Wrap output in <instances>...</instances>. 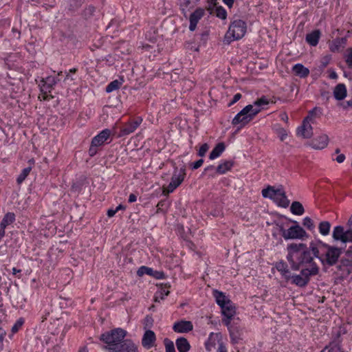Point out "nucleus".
<instances>
[{
	"instance_id": "nucleus-1",
	"label": "nucleus",
	"mask_w": 352,
	"mask_h": 352,
	"mask_svg": "<svg viewBox=\"0 0 352 352\" xmlns=\"http://www.w3.org/2000/svg\"><path fill=\"white\" fill-rule=\"evenodd\" d=\"M287 260L293 270H300L298 274H289V281L300 287H305L310 280V278L319 272L316 262H314V256L307 250L306 244L293 243L287 247Z\"/></svg>"
},
{
	"instance_id": "nucleus-2",
	"label": "nucleus",
	"mask_w": 352,
	"mask_h": 352,
	"mask_svg": "<svg viewBox=\"0 0 352 352\" xmlns=\"http://www.w3.org/2000/svg\"><path fill=\"white\" fill-rule=\"evenodd\" d=\"M307 250L313 254L314 262L320 261L323 265L333 266L336 265L342 254V249L329 245L322 241L317 243L311 242Z\"/></svg>"
},
{
	"instance_id": "nucleus-3",
	"label": "nucleus",
	"mask_w": 352,
	"mask_h": 352,
	"mask_svg": "<svg viewBox=\"0 0 352 352\" xmlns=\"http://www.w3.org/2000/svg\"><path fill=\"white\" fill-rule=\"evenodd\" d=\"M127 332L121 328H116L105 332L100 336V340L107 344L104 348L112 352L111 348L118 347L122 343Z\"/></svg>"
},
{
	"instance_id": "nucleus-4",
	"label": "nucleus",
	"mask_w": 352,
	"mask_h": 352,
	"mask_svg": "<svg viewBox=\"0 0 352 352\" xmlns=\"http://www.w3.org/2000/svg\"><path fill=\"white\" fill-rule=\"evenodd\" d=\"M261 193L264 198L273 200L280 207L286 208L289 205V200L287 198L283 188H275L274 186H268L262 190Z\"/></svg>"
},
{
	"instance_id": "nucleus-5",
	"label": "nucleus",
	"mask_w": 352,
	"mask_h": 352,
	"mask_svg": "<svg viewBox=\"0 0 352 352\" xmlns=\"http://www.w3.org/2000/svg\"><path fill=\"white\" fill-rule=\"evenodd\" d=\"M247 25L244 21L241 19L232 21L224 36V43L230 44L232 41L239 40L244 36Z\"/></svg>"
},
{
	"instance_id": "nucleus-6",
	"label": "nucleus",
	"mask_w": 352,
	"mask_h": 352,
	"mask_svg": "<svg viewBox=\"0 0 352 352\" xmlns=\"http://www.w3.org/2000/svg\"><path fill=\"white\" fill-rule=\"evenodd\" d=\"M260 111L261 109L254 107L252 104H248L235 116L232 124L233 125L240 124L239 129H241L249 123Z\"/></svg>"
},
{
	"instance_id": "nucleus-7",
	"label": "nucleus",
	"mask_w": 352,
	"mask_h": 352,
	"mask_svg": "<svg viewBox=\"0 0 352 352\" xmlns=\"http://www.w3.org/2000/svg\"><path fill=\"white\" fill-rule=\"evenodd\" d=\"M59 80V78L54 76H47L45 78H42L38 84L41 92V96H39L38 98L41 100H50L52 99L54 96H52L50 93Z\"/></svg>"
},
{
	"instance_id": "nucleus-8",
	"label": "nucleus",
	"mask_w": 352,
	"mask_h": 352,
	"mask_svg": "<svg viewBox=\"0 0 352 352\" xmlns=\"http://www.w3.org/2000/svg\"><path fill=\"white\" fill-rule=\"evenodd\" d=\"M349 228L344 230L341 226H336L333 228L332 237L335 241H340L342 243L352 242V214L348 221Z\"/></svg>"
},
{
	"instance_id": "nucleus-9",
	"label": "nucleus",
	"mask_w": 352,
	"mask_h": 352,
	"mask_svg": "<svg viewBox=\"0 0 352 352\" xmlns=\"http://www.w3.org/2000/svg\"><path fill=\"white\" fill-rule=\"evenodd\" d=\"M280 232L285 240L302 239L307 236L305 230L299 225L292 226L287 230H285L281 227Z\"/></svg>"
},
{
	"instance_id": "nucleus-10",
	"label": "nucleus",
	"mask_w": 352,
	"mask_h": 352,
	"mask_svg": "<svg viewBox=\"0 0 352 352\" xmlns=\"http://www.w3.org/2000/svg\"><path fill=\"white\" fill-rule=\"evenodd\" d=\"M186 175V169L182 168L179 170L175 169L171 177V181L168 185L166 190L168 193L172 192L176 189L184 181Z\"/></svg>"
},
{
	"instance_id": "nucleus-11",
	"label": "nucleus",
	"mask_w": 352,
	"mask_h": 352,
	"mask_svg": "<svg viewBox=\"0 0 352 352\" xmlns=\"http://www.w3.org/2000/svg\"><path fill=\"white\" fill-rule=\"evenodd\" d=\"M340 336L341 331H337L333 340L320 352H325L327 350V352H344L341 347L342 339Z\"/></svg>"
},
{
	"instance_id": "nucleus-12",
	"label": "nucleus",
	"mask_w": 352,
	"mask_h": 352,
	"mask_svg": "<svg viewBox=\"0 0 352 352\" xmlns=\"http://www.w3.org/2000/svg\"><path fill=\"white\" fill-rule=\"evenodd\" d=\"M111 349L112 352H138V346L131 340H125L118 347Z\"/></svg>"
},
{
	"instance_id": "nucleus-13",
	"label": "nucleus",
	"mask_w": 352,
	"mask_h": 352,
	"mask_svg": "<svg viewBox=\"0 0 352 352\" xmlns=\"http://www.w3.org/2000/svg\"><path fill=\"white\" fill-rule=\"evenodd\" d=\"M142 118H138L135 120L126 123L120 129V135H128L133 133L140 125Z\"/></svg>"
},
{
	"instance_id": "nucleus-14",
	"label": "nucleus",
	"mask_w": 352,
	"mask_h": 352,
	"mask_svg": "<svg viewBox=\"0 0 352 352\" xmlns=\"http://www.w3.org/2000/svg\"><path fill=\"white\" fill-rule=\"evenodd\" d=\"M205 10L201 8H197L193 12L190 14L189 21L190 25L189 30L193 32L197 27L199 21L204 16Z\"/></svg>"
},
{
	"instance_id": "nucleus-15",
	"label": "nucleus",
	"mask_w": 352,
	"mask_h": 352,
	"mask_svg": "<svg viewBox=\"0 0 352 352\" xmlns=\"http://www.w3.org/2000/svg\"><path fill=\"white\" fill-rule=\"evenodd\" d=\"M311 122L303 120L301 126L297 129L296 134L303 138H310L313 135V128Z\"/></svg>"
},
{
	"instance_id": "nucleus-16",
	"label": "nucleus",
	"mask_w": 352,
	"mask_h": 352,
	"mask_svg": "<svg viewBox=\"0 0 352 352\" xmlns=\"http://www.w3.org/2000/svg\"><path fill=\"white\" fill-rule=\"evenodd\" d=\"M173 329L177 333H188L193 329V324L190 321L180 320L174 323Z\"/></svg>"
},
{
	"instance_id": "nucleus-17",
	"label": "nucleus",
	"mask_w": 352,
	"mask_h": 352,
	"mask_svg": "<svg viewBox=\"0 0 352 352\" xmlns=\"http://www.w3.org/2000/svg\"><path fill=\"white\" fill-rule=\"evenodd\" d=\"M329 142V138L327 135H322L311 140L309 146L314 149H323Z\"/></svg>"
},
{
	"instance_id": "nucleus-18",
	"label": "nucleus",
	"mask_w": 352,
	"mask_h": 352,
	"mask_svg": "<svg viewBox=\"0 0 352 352\" xmlns=\"http://www.w3.org/2000/svg\"><path fill=\"white\" fill-rule=\"evenodd\" d=\"M111 131L109 129H104L92 139L91 143L94 146H100L109 139Z\"/></svg>"
},
{
	"instance_id": "nucleus-19",
	"label": "nucleus",
	"mask_w": 352,
	"mask_h": 352,
	"mask_svg": "<svg viewBox=\"0 0 352 352\" xmlns=\"http://www.w3.org/2000/svg\"><path fill=\"white\" fill-rule=\"evenodd\" d=\"M156 337L155 333L151 330H146L143 336L142 344L144 347L150 349L153 346Z\"/></svg>"
},
{
	"instance_id": "nucleus-20",
	"label": "nucleus",
	"mask_w": 352,
	"mask_h": 352,
	"mask_svg": "<svg viewBox=\"0 0 352 352\" xmlns=\"http://www.w3.org/2000/svg\"><path fill=\"white\" fill-rule=\"evenodd\" d=\"M347 91L345 85L338 84L333 90V96L337 100H344L346 96Z\"/></svg>"
},
{
	"instance_id": "nucleus-21",
	"label": "nucleus",
	"mask_w": 352,
	"mask_h": 352,
	"mask_svg": "<svg viewBox=\"0 0 352 352\" xmlns=\"http://www.w3.org/2000/svg\"><path fill=\"white\" fill-rule=\"evenodd\" d=\"M276 268L280 273V274L285 279V280L288 282L291 272L288 269L287 264L283 261H279L276 263Z\"/></svg>"
},
{
	"instance_id": "nucleus-22",
	"label": "nucleus",
	"mask_w": 352,
	"mask_h": 352,
	"mask_svg": "<svg viewBox=\"0 0 352 352\" xmlns=\"http://www.w3.org/2000/svg\"><path fill=\"white\" fill-rule=\"evenodd\" d=\"M221 308L223 315L228 318H232L236 313L235 307L233 305L230 300L227 301V302L225 303V305L223 307H221Z\"/></svg>"
},
{
	"instance_id": "nucleus-23",
	"label": "nucleus",
	"mask_w": 352,
	"mask_h": 352,
	"mask_svg": "<svg viewBox=\"0 0 352 352\" xmlns=\"http://www.w3.org/2000/svg\"><path fill=\"white\" fill-rule=\"evenodd\" d=\"M292 72L295 74L296 76L303 78L307 77L309 74V69L300 63H298L294 65L292 67Z\"/></svg>"
},
{
	"instance_id": "nucleus-24",
	"label": "nucleus",
	"mask_w": 352,
	"mask_h": 352,
	"mask_svg": "<svg viewBox=\"0 0 352 352\" xmlns=\"http://www.w3.org/2000/svg\"><path fill=\"white\" fill-rule=\"evenodd\" d=\"M320 37L319 30H315L306 35V41L311 46H316Z\"/></svg>"
},
{
	"instance_id": "nucleus-25",
	"label": "nucleus",
	"mask_w": 352,
	"mask_h": 352,
	"mask_svg": "<svg viewBox=\"0 0 352 352\" xmlns=\"http://www.w3.org/2000/svg\"><path fill=\"white\" fill-rule=\"evenodd\" d=\"M175 344L179 352H188L190 345L186 338L180 337L176 340Z\"/></svg>"
},
{
	"instance_id": "nucleus-26",
	"label": "nucleus",
	"mask_w": 352,
	"mask_h": 352,
	"mask_svg": "<svg viewBox=\"0 0 352 352\" xmlns=\"http://www.w3.org/2000/svg\"><path fill=\"white\" fill-rule=\"evenodd\" d=\"M234 162L232 160L224 161L219 164L216 168V173L225 174L227 171L230 170L233 166Z\"/></svg>"
},
{
	"instance_id": "nucleus-27",
	"label": "nucleus",
	"mask_w": 352,
	"mask_h": 352,
	"mask_svg": "<svg viewBox=\"0 0 352 352\" xmlns=\"http://www.w3.org/2000/svg\"><path fill=\"white\" fill-rule=\"evenodd\" d=\"M16 216L14 212H7L0 223V228L5 230L7 226L14 222Z\"/></svg>"
},
{
	"instance_id": "nucleus-28",
	"label": "nucleus",
	"mask_w": 352,
	"mask_h": 352,
	"mask_svg": "<svg viewBox=\"0 0 352 352\" xmlns=\"http://www.w3.org/2000/svg\"><path fill=\"white\" fill-rule=\"evenodd\" d=\"M352 263V247L346 252L345 257L342 258L340 261V264L337 267L339 270H342L348 265Z\"/></svg>"
},
{
	"instance_id": "nucleus-29",
	"label": "nucleus",
	"mask_w": 352,
	"mask_h": 352,
	"mask_svg": "<svg viewBox=\"0 0 352 352\" xmlns=\"http://www.w3.org/2000/svg\"><path fill=\"white\" fill-rule=\"evenodd\" d=\"M226 148L225 144L223 142L218 143L215 147L212 150L210 153L209 158L210 160H214L219 157Z\"/></svg>"
},
{
	"instance_id": "nucleus-30",
	"label": "nucleus",
	"mask_w": 352,
	"mask_h": 352,
	"mask_svg": "<svg viewBox=\"0 0 352 352\" xmlns=\"http://www.w3.org/2000/svg\"><path fill=\"white\" fill-rule=\"evenodd\" d=\"M290 210L296 215H302L305 212L304 207L299 201H294L291 205Z\"/></svg>"
},
{
	"instance_id": "nucleus-31",
	"label": "nucleus",
	"mask_w": 352,
	"mask_h": 352,
	"mask_svg": "<svg viewBox=\"0 0 352 352\" xmlns=\"http://www.w3.org/2000/svg\"><path fill=\"white\" fill-rule=\"evenodd\" d=\"M197 3L192 0H179V5L184 15H186V10H189L193 8Z\"/></svg>"
},
{
	"instance_id": "nucleus-32",
	"label": "nucleus",
	"mask_w": 352,
	"mask_h": 352,
	"mask_svg": "<svg viewBox=\"0 0 352 352\" xmlns=\"http://www.w3.org/2000/svg\"><path fill=\"white\" fill-rule=\"evenodd\" d=\"M123 81H124L123 78H121L120 80H113L106 87V89H105L106 92L110 93L113 91L118 89L120 87V86L122 85Z\"/></svg>"
},
{
	"instance_id": "nucleus-33",
	"label": "nucleus",
	"mask_w": 352,
	"mask_h": 352,
	"mask_svg": "<svg viewBox=\"0 0 352 352\" xmlns=\"http://www.w3.org/2000/svg\"><path fill=\"white\" fill-rule=\"evenodd\" d=\"M214 296L216 298L217 303L220 307H223L225 305V303L227 302V301L230 300L223 293L218 291H215L214 292Z\"/></svg>"
},
{
	"instance_id": "nucleus-34",
	"label": "nucleus",
	"mask_w": 352,
	"mask_h": 352,
	"mask_svg": "<svg viewBox=\"0 0 352 352\" xmlns=\"http://www.w3.org/2000/svg\"><path fill=\"white\" fill-rule=\"evenodd\" d=\"M330 228L331 223L327 221L320 222L318 226L320 233L324 236L329 234Z\"/></svg>"
},
{
	"instance_id": "nucleus-35",
	"label": "nucleus",
	"mask_w": 352,
	"mask_h": 352,
	"mask_svg": "<svg viewBox=\"0 0 352 352\" xmlns=\"http://www.w3.org/2000/svg\"><path fill=\"white\" fill-rule=\"evenodd\" d=\"M31 170V167H27L22 170L21 173L16 179V182L18 184H21L25 179V178L30 174Z\"/></svg>"
},
{
	"instance_id": "nucleus-36",
	"label": "nucleus",
	"mask_w": 352,
	"mask_h": 352,
	"mask_svg": "<svg viewBox=\"0 0 352 352\" xmlns=\"http://www.w3.org/2000/svg\"><path fill=\"white\" fill-rule=\"evenodd\" d=\"M153 270L152 268L148 267L146 266H142L138 269V270L137 272V274L139 276H142L144 274H148V275L151 276V274H153Z\"/></svg>"
},
{
	"instance_id": "nucleus-37",
	"label": "nucleus",
	"mask_w": 352,
	"mask_h": 352,
	"mask_svg": "<svg viewBox=\"0 0 352 352\" xmlns=\"http://www.w3.org/2000/svg\"><path fill=\"white\" fill-rule=\"evenodd\" d=\"M24 324V319L23 318H19L16 322L14 323V324L13 325V327H12V333H16L18 332V331L21 328V327L23 326V324Z\"/></svg>"
},
{
	"instance_id": "nucleus-38",
	"label": "nucleus",
	"mask_w": 352,
	"mask_h": 352,
	"mask_svg": "<svg viewBox=\"0 0 352 352\" xmlns=\"http://www.w3.org/2000/svg\"><path fill=\"white\" fill-rule=\"evenodd\" d=\"M166 352H176L175 349L174 343L173 341L168 338H165L164 340Z\"/></svg>"
},
{
	"instance_id": "nucleus-39",
	"label": "nucleus",
	"mask_w": 352,
	"mask_h": 352,
	"mask_svg": "<svg viewBox=\"0 0 352 352\" xmlns=\"http://www.w3.org/2000/svg\"><path fill=\"white\" fill-rule=\"evenodd\" d=\"M269 103L268 99L265 96H263L261 98L257 99L254 102V107H258V109H261L260 107L263 105H266Z\"/></svg>"
},
{
	"instance_id": "nucleus-40",
	"label": "nucleus",
	"mask_w": 352,
	"mask_h": 352,
	"mask_svg": "<svg viewBox=\"0 0 352 352\" xmlns=\"http://www.w3.org/2000/svg\"><path fill=\"white\" fill-rule=\"evenodd\" d=\"M341 271H342L341 276L343 278H346L350 275L352 276V263L348 265L345 267H343Z\"/></svg>"
},
{
	"instance_id": "nucleus-41",
	"label": "nucleus",
	"mask_w": 352,
	"mask_h": 352,
	"mask_svg": "<svg viewBox=\"0 0 352 352\" xmlns=\"http://www.w3.org/2000/svg\"><path fill=\"white\" fill-rule=\"evenodd\" d=\"M302 224L305 227H306L309 230H312L314 228V225L313 221L309 217H306L303 219Z\"/></svg>"
},
{
	"instance_id": "nucleus-42",
	"label": "nucleus",
	"mask_w": 352,
	"mask_h": 352,
	"mask_svg": "<svg viewBox=\"0 0 352 352\" xmlns=\"http://www.w3.org/2000/svg\"><path fill=\"white\" fill-rule=\"evenodd\" d=\"M216 15L219 19H226L227 17V12L223 8L218 7L216 9Z\"/></svg>"
},
{
	"instance_id": "nucleus-43",
	"label": "nucleus",
	"mask_w": 352,
	"mask_h": 352,
	"mask_svg": "<svg viewBox=\"0 0 352 352\" xmlns=\"http://www.w3.org/2000/svg\"><path fill=\"white\" fill-rule=\"evenodd\" d=\"M229 331H230V336L232 340L234 342H237L238 340H239V335L238 333V331H235V328H234L232 327L229 328Z\"/></svg>"
},
{
	"instance_id": "nucleus-44",
	"label": "nucleus",
	"mask_w": 352,
	"mask_h": 352,
	"mask_svg": "<svg viewBox=\"0 0 352 352\" xmlns=\"http://www.w3.org/2000/svg\"><path fill=\"white\" fill-rule=\"evenodd\" d=\"M318 111L317 107L314 108L309 111L307 117L304 118L305 120L313 122L314 118L316 116V111Z\"/></svg>"
},
{
	"instance_id": "nucleus-45",
	"label": "nucleus",
	"mask_w": 352,
	"mask_h": 352,
	"mask_svg": "<svg viewBox=\"0 0 352 352\" xmlns=\"http://www.w3.org/2000/svg\"><path fill=\"white\" fill-rule=\"evenodd\" d=\"M346 63L349 68H352V48H349L347 50V53L346 54Z\"/></svg>"
},
{
	"instance_id": "nucleus-46",
	"label": "nucleus",
	"mask_w": 352,
	"mask_h": 352,
	"mask_svg": "<svg viewBox=\"0 0 352 352\" xmlns=\"http://www.w3.org/2000/svg\"><path fill=\"white\" fill-rule=\"evenodd\" d=\"M153 318H152V316H146L144 319V328L145 329H147V328H151L152 327L153 324Z\"/></svg>"
},
{
	"instance_id": "nucleus-47",
	"label": "nucleus",
	"mask_w": 352,
	"mask_h": 352,
	"mask_svg": "<svg viewBox=\"0 0 352 352\" xmlns=\"http://www.w3.org/2000/svg\"><path fill=\"white\" fill-rule=\"evenodd\" d=\"M208 173H209L210 177H214L216 173V168L212 165L207 166L206 168H204L203 175L206 174Z\"/></svg>"
},
{
	"instance_id": "nucleus-48",
	"label": "nucleus",
	"mask_w": 352,
	"mask_h": 352,
	"mask_svg": "<svg viewBox=\"0 0 352 352\" xmlns=\"http://www.w3.org/2000/svg\"><path fill=\"white\" fill-rule=\"evenodd\" d=\"M157 212H164L165 209L167 208V202L166 200L160 201L157 205Z\"/></svg>"
},
{
	"instance_id": "nucleus-49",
	"label": "nucleus",
	"mask_w": 352,
	"mask_h": 352,
	"mask_svg": "<svg viewBox=\"0 0 352 352\" xmlns=\"http://www.w3.org/2000/svg\"><path fill=\"white\" fill-rule=\"evenodd\" d=\"M208 148L209 146L208 144L205 143L202 144L199 148L198 155L200 157H204L206 155V152L208 151Z\"/></svg>"
},
{
	"instance_id": "nucleus-50",
	"label": "nucleus",
	"mask_w": 352,
	"mask_h": 352,
	"mask_svg": "<svg viewBox=\"0 0 352 352\" xmlns=\"http://www.w3.org/2000/svg\"><path fill=\"white\" fill-rule=\"evenodd\" d=\"M153 277H155L157 279H163L165 277L164 273L162 271H154L153 272V274H151Z\"/></svg>"
},
{
	"instance_id": "nucleus-51",
	"label": "nucleus",
	"mask_w": 352,
	"mask_h": 352,
	"mask_svg": "<svg viewBox=\"0 0 352 352\" xmlns=\"http://www.w3.org/2000/svg\"><path fill=\"white\" fill-rule=\"evenodd\" d=\"M241 94L238 93V94H236L232 100L230 102V103L228 104V106L230 107L232 106V104H234V103H236L237 101H239L241 98Z\"/></svg>"
},
{
	"instance_id": "nucleus-52",
	"label": "nucleus",
	"mask_w": 352,
	"mask_h": 352,
	"mask_svg": "<svg viewBox=\"0 0 352 352\" xmlns=\"http://www.w3.org/2000/svg\"><path fill=\"white\" fill-rule=\"evenodd\" d=\"M204 163V160L203 159H200L197 161H196L195 162H194L193 164H192V169H197L199 168V167H201L202 166Z\"/></svg>"
},
{
	"instance_id": "nucleus-53",
	"label": "nucleus",
	"mask_w": 352,
	"mask_h": 352,
	"mask_svg": "<svg viewBox=\"0 0 352 352\" xmlns=\"http://www.w3.org/2000/svg\"><path fill=\"white\" fill-rule=\"evenodd\" d=\"M98 146H94L93 144L91 143V146L89 149V154L90 156H94L97 153V148Z\"/></svg>"
},
{
	"instance_id": "nucleus-54",
	"label": "nucleus",
	"mask_w": 352,
	"mask_h": 352,
	"mask_svg": "<svg viewBox=\"0 0 352 352\" xmlns=\"http://www.w3.org/2000/svg\"><path fill=\"white\" fill-rule=\"evenodd\" d=\"M279 136L281 141H283L287 136V133L284 129H281L279 131Z\"/></svg>"
},
{
	"instance_id": "nucleus-55",
	"label": "nucleus",
	"mask_w": 352,
	"mask_h": 352,
	"mask_svg": "<svg viewBox=\"0 0 352 352\" xmlns=\"http://www.w3.org/2000/svg\"><path fill=\"white\" fill-rule=\"evenodd\" d=\"M344 160H345V155H344V154H340V155H339L336 157V161H337V162H338V163H342V162L344 161Z\"/></svg>"
},
{
	"instance_id": "nucleus-56",
	"label": "nucleus",
	"mask_w": 352,
	"mask_h": 352,
	"mask_svg": "<svg viewBox=\"0 0 352 352\" xmlns=\"http://www.w3.org/2000/svg\"><path fill=\"white\" fill-rule=\"evenodd\" d=\"M116 212L117 211L116 209H109L107 210V216L109 217H112L116 214Z\"/></svg>"
},
{
	"instance_id": "nucleus-57",
	"label": "nucleus",
	"mask_w": 352,
	"mask_h": 352,
	"mask_svg": "<svg viewBox=\"0 0 352 352\" xmlns=\"http://www.w3.org/2000/svg\"><path fill=\"white\" fill-rule=\"evenodd\" d=\"M137 200V197L135 194H130L129 197V203H133V202H135V201Z\"/></svg>"
},
{
	"instance_id": "nucleus-58",
	"label": "nucleus",
	"mask_w": 352,
	"mask_h": 352,
	"mask_svg": "<svg viewBox=\"0 0 352 352\" xmlns=\"http://www.w3.org/2000/svg\"><path fill=\"white\" fill-rule=\"evenodd\" d=\"M223 1L229 8H232L234 4V0H223Z\"/></svg>"
},
{
	"instance_id": "nucleus-59",
	"label": "nucleus",
	"mask_w": 352,
	"mask_h": 352,
	"mask_svg": "<svg viewBox=\"0 0 352 352\" xmlns=\"http://www.w3.org/2000/svg\"><path fill=\"white\" fill-rule=\"evenodd\" d=\"M280 118L282 120H283L285 122H288L289 118L286 113H283L280 114Z\"/></svg>"
},
{
	"instance_id": "nucleus-60",
	"label": "nucleus",
	"mask_w": 352,
	"mask_h": 352,
	"mask_svg": "<svg viewBox=\"0 0 352 352\" xmlns=\"http://www.w3.org/2000/svg\"><path fill=\"white\" fill-rule=\"evenodd\" d=\"M232 318H226V319H223V322L226 325V326H229L230 324V320Z\"/></svg>"
},
{
	"instance_id": "nucleus-61",
	"label": "nucleus",
	"mask_w": 352,
	"mask_h": 352,
	"mask_svg": "<svg viewBox=\"0 0 352 352\" xmlns=\"http://www.w3.org/2000/svg\"><path fill=\"white\" fill-rule=\"evenodd\" d=\"M5 234H6L5 230L0 228V241L3 239V237L5 236Z\"/></svg>"
},
{
	"instance_id": "nucleus-62",
	"label": "nucleus",
	"mask_w": 352,
	"mask_h": 352,
	"mask_svg": "<svg viewBox=\"0 0 352 352\" xmlns=\"http://www.w3.org/2000/svg\"><path fill=\"white\" fill-rule=\"evenodd\" d=\"M329 77L331 79H336L338 77V75L335 72H333L330 74Z\"/></svg>"
},
{
	"instance_id": "nucleus-63",
	"label": "nucleus",
	"mask_w": 352,
	"mask_h": 352,
	"mask_svg": "<svg viewBox=\"0 0 352 352\" xmlns=\"http://www.w3.org/2000/svg\"><path fill=\"white\" fill-rule=\"evenodd\" d=\"M125 208L126 207L124 206H123L122 204H120L116 207V210L118 212L120 210H124Z\"/></svg>"
},
{
	"instance_id": "nucleus-64",
	"label": "nucleus",
	"mask_w": 352,
	"mask_h": 352,
	"mask_svg": "<svg viewBox=\"0 0 352 352\" xmlns=\"http://www.w3.org/2000/svg\"><path fill=\"white\" fill-rule=\"evenodd\" d=\"M78 352H88V349L86 346L81 348Z\"/></svg>"
}]
</instances>
